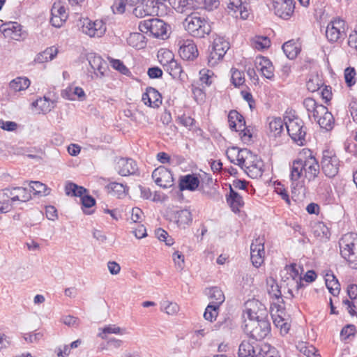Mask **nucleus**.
Returning a JSON list of instances; mask_svg holds the SVG:
<instances>
[{
    "instance_id": "f257e3e1",
    "label": "nucleus",
    "mask_w": 357,
    "mask_h": 357,
    "mask_svg": "<svg viewBox=\"0 0 357 357\" xmlns=\"http://www.w3.org/2000/svg\"><path fill=\"white\" fill-rule=\"evenodd\" d=\"M320 172V166L312 152L303 149L298 158L290 163L289 178L292 193L305 186V181H314Z\"/></svg>"
},
{
    "instance_id": "f03ea898",
    "label": "nucleus",
    "mask_w": 357,
    "mask_h": 357,
    "mask_svg": "<svg viewBox=\"0 0 357 357\" xmlns=\"http://www.w3.org/2000/svg\"><path fill=\"white\" fill-rule=\"evenodd\" d=\"M185 30L193 38H204L211 32V26L208 20L197 14H191L184 20Z\"/></svg>"
},
{
    "instance_id": "7ed1b4c3",
    "label": "nucleus",
    "mask_w": 357,
    "mask_h": 357,
    "mask_svg": "<svg viewBox=\"0 0 357 357\" xmlns=\"http://www.w3.org/2000/svg\"><path fill=\"white\" fill-rule=\"evenodd\" d=\"M340 255L349 266L357 269V234L344 235L339 242Z\"/></svg>"
},
{
    "instance_id": "20e7f679",
    "label": "nucleus",
    "mask_w": 357,
    "mask_h": 357,
    "mask_svg": "<svg viewBox=\"0 0 357 357\" xmlns=\"http://www.w3.org/2000/svg\"><path fill=\"white\" fill-rule=\"evenodd\" d=\"M167 0H144L133 10L134 15L137 17L146 15L162 16L167 14Z\"/></svg>"
},
{
    "instance_id": "39448f33",
    "label": "nucleus",
    "mask_w": 357,
    "mask_h": 357,
    "mask_svg": "<svg viewBox=\"0 0 357 357\" xmlns=\"http://www.w3.org/2000/svg\"><path fill=\"white\" fill-rule=\"evenodd\" d=\"M226 153L230 162L241 167L244 172L259 158L248 149L231 147L227 149Z\"/></svg>"
},
{
    "instance_id": "423d86ee",
    "label": "nucleus",
    "mask_w": 357,
    "mask_h": 357,
    "mask_svg": "<svg viewBox=\"0 0 357 357\" xmlns=\"http://www.w3.org/2000/svg\"><path fill=\"white\" fill-rule=\"evenodd\" d=\"M245 332L250 335V338L261 342L271 331V324L266 318L257 321H245Z\"/></svg>"
},
{
    "instance_id": "0eeeda50",
    "label": "nucleus",
    "mask_w": 357,
    "mask_h": 357,
    "mask_svg": "<svg viewBox=\"0 0 357 357\" xmlns=\"http://www.w3.org/2000/svg\"><path fill=\"white\" fill-rule=\"evenodd\" d=\"M268 344L250 338L244 340L238 347V357H264Z\"/></svg>"
},
{
    "instance_id": "6e6552de",
    "label": "nucleus",
    "mask_w": 357,
    "mask_h": 357,
    "mask_svg": "<svg viewBox=\"0 0 357 357\" xmlns=\"http://www.w3.org/2000/svg\"><path fill=\"white\" fill-rule=\"evenodd\" d=\"M159 61L165 71L168 73L173 78L181 81L187 79L188 75L183 71L181 64L174 59L172 52L165 51L162 54V58Z\"/></svg>"
},
{
    "instance_id": "1a4fd4ad",
    "label": "nucleus",
    "mask_w": 357,
    "mask_h": 357,
    "mask_svg": "<svg viewBox=\"0 0 357 357\" xmlns=\"http://www.w3.org/2000/svg\"><path fill=\"white\" fill-rule=\"evenodd\" d=\"M139 29L141 32L155 38H164L167 36L166 23L157 18H149L141 21L139 24Z\"/></svg>"
},
{
    "instance_id": "9d476101",
    "label": "nucleus",
    "mask_w": 357,
    "mask_h": 357,
    "mask_svg": "<svg viewBox=\"0 0 357 357\" xmlns=\"http://www.w3.org/2000/svg\"><path fill=\"white\" fill-rule=\"evenodd\" d=\"M287 132L291 139L299 146L305 142L306 128L302 119L298 117L289 118L285 121Z\"/></svg>"
},
{
    "instance_id": "9b49d317",
    "label": "nucleus",
    "mask_w": 357,
    "mask_h": 357,
    "mask_svg": "<svg viewBox=\"0 0 357 357\" xmlns=\"http://www.w3.org/2000/svg\"><path fill=\"white\" fill-rule=\"evenodd\" d=\"M340 160L333 151L324 150L322 153L321 167L326 176L332 178L339 172Z\"/></svg>"
},
{
    "instance_id": "f8f14e48",
    "label": "nucleus",
    "mask_w": 357,
    "mask_h": 357,
    "mask_svg": "<svg viewBox=\"0 0 357 357\" xmlns=\"http://www.w3.org/2000/svg\"><path fill=\"white\" fill-rule=\"evenodd\" d=\"M229 49V42L222 36H216L213 39L211 48L209 50L208 63L211 66H215L222 59Z\"/></svg>"
},
{
    "instance_id": "ddd939ff",
    "label": "nucleus",
    "mask_w": 357,
    "mask_h": 357,
    "mask_svg": "<svg viewBox=\"0 0 357 357\" xmlns=\"http://www.w3.org/2000/svg\"><path fill=\"white\" fill-rule=\"evenodd\" d=\"M295 4L294 0H273L274 13L279 17L287 20L294 13Z\"/></svg>"
},
{
    "instance_id": "4468645a",
    "label": "nucleus",
    "mask_w": 357,
    "mask_h": 357,
    "mask_svg": "<svg viewBox=\"0 0 357 357\" xmlns=\"http://www.w3.org/2000/svg\"><path fill=\"white\" fill-rule=\"evenodd\" d=\"M344 22L342 20H336L329 23L326 27V36L331 43L337 42L346 36Z\"/></svg>"
},
{
    "instance_id": "2eb2a0df",
    "label": "nucleus",
    "mask_w": 357,
    "mask_h": 357,
    "mask_svg": "<svg viewBox=\"0 0 357 357\" xmlns=\"http://www.w3.org/2000/svg\"><path fill=\"white\" fill-rule=\"evenodd\" d=\"M106 29V24L102 20L92 22L85 20L82 26V31L90 37L100 38L105 33Z\"/></svg>"
},
{
    "instance_id": "dca6fc26",
    "label": "nucleus",
    "mask_w": 357,
    "mask_h": 357,
    "mask_svg": "<svg viewBox=\"0 0 357 357\" xmlns=\"http://www.w3.org/2000/svg\"><path fill=\"white\" fill-rule=\"evenodd\" d=\"M264 240L257 238L254 240L250 245V259L253 266L258 268L264 261Z\"/></svg>"
},
{
    "instance_id": "f3484780",
    "label": "nucleus",
    "mask_w": 357,
    "mask_h": 357,
    "mask_svg": "<svg viewBox=\"0 0 357 357\" xmlns=\"http://www.w3.org/2000/svg\"><path fill=\"white\" fill-rule=\"evenodd\" d=\"M155 183L162 188H168L173 185L174 178L172 172L165 167L155 169L152 173Z\"/></svg>"
},
{
    "instance_id": "a211bd4d",
    "label": "nucleus",
    "mask_w": 357,
    "mask_h": 357,
    "mask_svg": "<svg viewBox=\"0 0 357 357\" xmlns=\"http://www.w3.org/2000/svg\"><path fill=\"white\" fill-rule=\"evenodd\" d=\"M51 15L50 23L56 28L62 26L68 16L65 7L61 2L54 3L51 9Z\"/></svg>"
},
{
    "instance_id": "6ab92c4d",
    "label": "nucleus",
    "mask_w": 357,
    "mask_h": 357,
    "mask_svg": "<svg viewBox=\"0 0 357 357\" xmlns=\"http://www.w3.org/2000/svg\"><path fill=\"white\" fill-rule=\"evenodd\" d=\"M178 53L180 56L186 61L193 60L197 57L199 53L197 45L191 40L179 41Z\"/></svg>"
},
{
    "instance_id": "aec40b11",
    "label": "nucleus",
    "mask_w": 357,
    "mask_h": 357,
    "mask_svg": "<svg viewBox=\"0 0 357 357\" xmlns=\"http://www.w3.org/2000/svg\"><path fill=\"white\" fill-rule=\"evenodd\" d=\"M142 100L150 107L158 108L162 104V96L155 88L149 86L142 94Z\"/></svg>"
},
{
    "instance_id": "412c9836",
    "label": "nucleus",
    "mask_w": 357,
    "mask_h": 357,
    "mask_svg": "<svg viewBox=\"0 0 357 357\" xmlns=\"http://www.w3.org/2000/svg\"><path fill=\"white\" fill-rule=\"evenodd\" d=\"M303 105L307 112L308 118L311 120L313 118L317 120L319 115L325 111V106L319 104L312 98H306L303 100Z\"/></svg>"
},
{
    "instance_id": "4be33fe9",
    "label": "nucleus",
    "mask_w": 357,
    "mask_h": 357,
    "mask_svg": "<svg viewBox=\"0 0 357 357\" xmlns=\"http://www.w3.org/2000/svg\"><path fill=\"white\" fill-rule=\"evenodd\" d=\"M137 170L136 162L131 158H121L117 162V171L122 176L133 175Z\"/></svg>"
},
{
    "instance_id": "5701e85b",
    "label": "nucleus",
    "mask_w": 357,
    "mask_h": 357,
    "mask_svg": "<svg viewBox=\"0 0 357 357\" xmlns=\"http://www.w3.org/2000/svg\"><path fill=\"white\" fill-rule=\"evenodd\" d=\"M1 31L6 38L20 40L23 38L22 26L17 22H9L1 26Z\"/></svg>"
},
{
    "instance_id": "b1692460",
    "label": "nucleus",
    "mask_w": 357,
    "mask_h": 357,
    "mask_svg": "<svg viewBox=\"0 0 357 357\" xmlns=\"http://www.w3.org/2000/svg\"><path fill=\"white\" fill-rule=\"evenodd\" d=\"M199 178L193 174L181 176L178 180V188L180 191H195L199 185Z\"/></svg>"
},
{
    "instance_id": "393cba45",
    "label": "nucleus",
    "mask_w": 357,
    "mask_h": 357,
    "mask_svg": "<svg viewBox=\"0 0 357 357\" xmlns=\"http://www.w3.org/2000/svg\"><path fill=\"white\" fill-rule=\"evenodd\" d=\"M170 218L178 227L182 228H185L192 220L191 212L188 209L172 211Z\"/></svg>"
},
{
    "instance_id": "a878e982",
    "label": "nucleus",
    "mask_w": 357,
    "mask_h": 357,
    "mask_svg": "<svg viewBox=\"0 0 357 357\" xmlns=\"http://www.w3.org/2000/svg\"><path fill=\"white\" fill-rule=\"evenodd\" d=\"M255 66L266 78L271 79L274 77V67L268 59L264 56L257 57L255 61Z\"/></svg>"
},
{
    "instance_id": "bb28decb",
    "label": "nucleus",
    "mask_w": 357,
    "mask_h": 357,
    "mask_svg": "<svg viewBox=\"0 0 357 357\" xmlns=\"http://www.w3.org/2000/svg\"><path fill=\"white\" fill-rule=\"evenodd\" d=\"M87 59L91 69L94 71L96 77H103L104 71L107 64L105 61L101 58V56L95 54H89L88 55Z\"/></svg>"
},
{
    "instance_id": "cd10ccee",
    "label": "nucleus",
    "mask_w": 357,
    "mask_h": 357,
    "mask_svg": "<svg viewBox=\"0 0 357 357\" xmlns=\"http://www.w3.org/2000/svg\"><path fill=\"white\" fill-rule=\"evenodd\" d=\"M227 202L235 213L239 211L240 208L244 204L243 197L233 189L231 185L229 187V195L227 197Z\"/></svg>"
},
{
    "instance_id": "c85d7f7f",
    "label": "nucleus",
    "mask_w": 357,
    "mask_h": 357,
    "mask_svg": "<svg viewBox=\"0 0 357 357\" xmlns=\"http://www.w3.org/2000/svg\"><path fill=\"white\" fill-rule=\"evenodd\" d=\"M315 121H317L321 128L327 131L331 130L335 123L334 117L331 112H328L326 107H325V111Z\"/></svg>"
},
{
    "instance_id": "c756f323",
    "label": "nucleus",
    "mask_w": 357,
    "mask_h": 357,
    "mask_svg": "<svg viewBox=\"0 0 357 357\" xmlns=\"http://www.w3.org/2000/svg\"><path fill=\"white\" fill-rule=\"evenodd\" d=\"M228 122L229 128L233 130L242 128L245 124V121L242 114L236 110H231L228 114Z\"/></svg>"
},
{
    "instance_id": "7c9ffc66",
    "label": "nucleus",
    "mask_w": 357,
    "mask_h": 357,
    "mask_svg": "<svg viewBox=\"0 0 357 357\" xmlns=\"http://www.w3.org/2000/svg\"><path fill=\"white\" fill-rule=\"evenodd\" d=\"M206 294L212 300L209 303L211 305H217L218 307L225 301V297L223 291L217 287H213L206 290Z\"/></svg>"
},
{
    "instance_id": "2f4dec72",
    "label": "nucleus",
    "mask_w": 357,
    "mask_h": 357,
    "mask_svg": "<svg viewBox=\"0 0 357 357\" xmlns=\"http://www.w3.org/2000/svg\"><path fill=\"white\" fill-rule=\"evenodd\" d=\"M100 331L98 334V337L102 340L107 339V335L108 334H116V335H123L126 333V329L122 328L115 324H109L103 328H99Z\"/></svg>"
},
{
    "instance_id": "473e14b6",
    "label": "nucleus",
    "mask_w": 357,
    "mask_h": 357,
    "mask_svg": "<svg viewBox=\"0 0 357 357\" xmlns=\"http://www.w3.org/2000/svg\"><path fill=\"white\" fill-rule=\"evenodd\" d=\"M263 167L264 162L259 158L254 163H252L245 172L252 178H258L263 174Z\"/></svg>"
},
{
    "instance_id": "72a5a7b5",
    "label": "nucleus",
    "mask_w": 357,
    "mask_h": 357,
    "mask_svg": "<svg viewBox=\"0 0 357 357\" xmlns=\"http://www.w3.org/2000/svg\"><path fill=\"white\" fill-rule=\"evenodd\" d=\"M268 130L272 135L275 137L280 135L283 130V121L280 117H269L268 118Z\"/></svg>"
},
{
    "instance_id": "f704fd0d",
    "label": "nucleus",
    "mask_w": 357,
    "mask_h": 357,
    "mask_svg": "<svg viewBox=\"0 0 357 357\" xmlns=\"http://www.w3.org/2000/svg\"><path fill=\"white\" fill-rule=\"evenodd\" d=\"M63 98L70 100H74L75 97L77 96L79 98L85 97V93L84 90L79 86H68L61 92Z\"/></svg>"
},
{
    "instance_id": "c9c22d12",
    "label": "nucleus",
    "mask_w": 357,
    "mask_h": 357,
    "mask_svg": "<svg viewBox=\"0 0 357 357\" xmlns=\"http://www.w3.org/2000/svg\"><path fill=\"white\" fill-rule=\"evenodd\" d=\"M65 191L66 194L68 196L79 197L82 199L85 195L86 189L74 183L68 182L65 186Z\"/></svg>"
},
{
    "instance_id": "e433bc0d",
    "label": "nucleus",
    "mask_w": 357,
    "mask_h": 357,
    "mask_svg": "<svg viewBox=\"0 0 357 357\" xmlns=\"http://www.w3.org/2000/svg\"><path fill=\"white\" fill-rule=\"evenodd\" d=\"M282 50L289 59H295L301 51L300 47L294 40H289L282 45Z\"/></svg>"
},
{
    "instance_id": "4c0bfd02",
    "label": "nucleus",
    "mask_w": 357,
    "mask_h": 357,
    "mask_svg": "<svg viewBox=\"0 0 357 357\" xmlns=\"http://www.w3.org/2000/svg\"><path fill=\"white\" fill-rule=\"evenodd\" d=\"M107 188L108 192L117 196L119 198L125 196L128 190L126 185L117 182H111L107 185Z\"/></svg>"
},
{
    "instance_id": "58836bf2",
    "label": "nucleus",
    "mask_w": 357,
    "mask_h": 357,
    "mask_svg": "<svg viewBox=\"0 0 357 357\" xmlns=\"http://www.w3.org/2000/svg\"><path fill=\"white\" fill-rule=\"evenodd\" d=\"M137 1L138 0H116L111 8L114 14H122L127 6L133 7Z\"/></svg>"
},
{
    "instance_id": "ea45409f",
    "label": "nucleus",
    "mask_w": 357,
    "mask_h": 357,
    "mask_svg": "<svg viewBox=\"0 0 357 357\" xmlns=\"http://www.w3.org/2000/svg\"><path fill=\"white\" fill-rule=\"evenodd\" d=\"M30 85V81L26 77H18L9 83V87L15 92L26 89Z\"/></svg>"
},
{
    "instance_id": "a19ab883",
    "label": "nucleus",
    "mask_w": 357,
    "mask_h": 357,
    "mask_svg": "<svg viewBox=\"0 0 357 357\" xmlns=\"http://www.w3.org/2000/svg\"><path fill=\"white\" fill-rule=\"evenodd\" d=\"M326 285L329 292L334 296H337L340 290V284L333 274H327L326 275Z\"/></svg>"
},
{
    "instance_id": "79ce46f5",
    "label": "nucleus",
    "mask_w": 357,
    "mask_h": 357,
    "mask_svg": "<svg viewBox=\"0 0 357 357\" xmlns=\"http://www.w3.org/2000/svg\"><path fill=\"white\" fill-rule=\"evenodd\" d=\"M32 105L38 107L40 110L46 114L54 107V102L46 97L40 98L32 102Z\"/></svg>"
},
{
    "instance_id": "37998d69",
    "label": "nucleus",
    "mask_w": 357,
    "mask_h": 357,
    "mask_svg": "<svg viewBox=\"0 0 357 357\" xmlns=\"http://www.w3.org/2000/svg\"><path fill=\"white\" fill-rule=\"evenodd\" d=\"M296 348L307 357H320L318 350L313 345L309 344L307 342H299Z\"/></svg>"
},
{
    "instance_id": "c03bdc74",
    "label": "nucleus",
    "mask_w": 357,
    "mask_h": 357,
    "mask_svg": "<svg viewBox=\"0 0 357 357\" xmlns=\"http://www.w3.org/2000/svg\"><path fill=\"white\" fill-rule=\"evenodd\" d=\"M128 43L136 49L144 48L146 45L145 37L140 33H132L128 38Z\"/></svg>"
},
{
    "instance_id": "a18cd8bd",
    "label": "nucleus",
    "mask_w": 357,
    "mask_h": 357,
    "mask_svg": "<svg viewBox=\"0 0 357 357\" xmlns=\"http://www.w3.org/2000/svg\"><path fill=\"white\" fill-rule=\"evenodd\" d=\"M29 185L35 195H47L50 193V190L40 181H31Z\"/></svg>"
},
{
    "instance_id": "49530a36",
    "label": "nucleus",
    "mask_w": 357,
    "mask_h": 357,
    "mask_svg": "<svg viewBox=\"0 0 357 357\" xmlns=\"http://www.w3.org/2000/svg\"><path fill=\"white\" fill-rule=\"evenodd\" d=\"M313 229L314 234L317 236L328 238L331 235L329 229L322 222L315 223Z\"/></svg>"
},
{
    "instance_id": "de8ad7c7",
    "label": "nucleus",
    "mask_w": 357,
    "mask_h": 357,
    "mask_svg": "<svg viewBox=\"0 0 357 357\" xmlns=\"http://www.w3.org/2000/svg\"><path fill=\"white\" fill-rule=\"evenodd\" d=\"M322 81L317 75L311 76L306 82V87L309 91L315 92L322 86Z\"/></svg>"
},
{
    "instance_id": "09e8293b",
    "label": "nucleus",
    "mask_w": 357,
    "mask_h": 357,
    "mask_svg": "<svg viewBox=\"0 0 357 357\" xmlns=\"http://www.w3.org/2000/svg\"><path fill=\"white\" fill-rule=\"evenodd\" d=\"M219 307L217 305L208 304L204 313V317L206 320L212 322L215 320L218 314Z\"/></svg>"
},
{
    "instance_id": "8fccbe9b",
    "label": "nucleus",
    "mask_w": 357,
    "mask_h": 357,
    "mask_svg": "<svg viewBox=\"0 0 357 357\" xmlns=\"http://www.w3.org/2000/svg\"><path fill=\"white\" fill-rule=\"evenodd\" d=\"M56 52V50L47 48L37 56L36 61L39 63H43L52 60L55 57Z\"/></svg>"
},
{
    "instance_id": "3c124183",
    "label": "nucleus",
    "mask_w": 357,
    "mask_h": 357,
    "mask_svg": "<svg viewBox=\"0 0 357 357\" xmlns=\"http://www.w3.org/2000/svg\"><path fill=\"white\" fill-rule=\"evenodd\" d=\"M231 80L235 86L242 85L245 82L243 72L232 68Z\"/></svg>"
},
{
    "instance_id": "603ef678",
    "label": "nucleus",
    "mask_w": 357,
    "mask_h": 357,
    "mask_svg": "<svg viewBox=\"0 0 357 357\" xmlns=\"http://www.w3.org/2000/svg\"><path fill=\"white\" fill-rule=\"evenodd\" d=\"M1 199L9 200L12 203L16 202L19 197L17 195L15 187L3 189L1 192Z\"/></svg>"
},
{
    "instance_id": "864d4df0",
    "label": "nucleus",
    "mask_w": 357,
    "mask_h": 357,
    "mask_svg": "<svg viewBox=\"0 0 357 357\" xmlns=\"http://www.w3.org/2000/svg\"><path fill=\"white\" fill-rule=\"evenodd\" d=\"M236 131L239 132V136L244 142L249 143L252 141V132L250 127L245 125L242 128L237 129Z\"/></svg>"
},
{
    "instance_id": "5fc2aeb1",
    "label": "nucleus",
    "mask_w": 357,
    "mask_h": 357,
    "mask_svg": "<svg viewBox=\"0 0 357 357\" xmlns=\"http://www.w3.org/2000/svg\"><path fill=\"white\" fill-rule=\"evenodd\" d=\"M213 75V72L208 69H202L199 71L200 81L206 86H210L212 84Z\"/></svg>"
},
{
    "instance_id": "6e6d98bb",
    "label": "nucleus",
    "mask_w": 357,
    "mask_h": 357,
    "mask_svg": "<svg viewBox=\"0 0 357 357\" xmlns=\"http://www.w3.org/2000/svg\"><path fill=\"white\" fill-rule=\"evenodd\" d=\"M110 63L113 68L119 71L123 75H128L130 74V70L124 65L121 61L112 59L110 61Z\"/></svg>"
},
{
    "instance_id": "4d7b16f0",
    "label": "nucleus",
    "mask_w": 357,
    "mask_h": 357,
    "mask_svg": "<svg viewBox=\"0 0 357 357\" xmlns=\"http://www.w3.org/2000/svg\"><path fill=\"white\" fill-rule=\"evenodd\" d=\"M254 43L255 48L259 50L266 49L271 45V40L265 36L256 37Z\"/></svg>"
},
{
    "instance_id": "13d9d810",
    "label": "nucleus",
    "mask_w": 357,
    "mask_h": 357,
    "mask_svg": "<svg viewBox=\"0 0 357 357\" xmlns=\"http://www.w3.org/2000/svg\"><path fill=\"white\" fill-rule=\"evenodd\" d=\"M15 190L17 192V195L19 197L17 201L26 202L31 199V195L27 188L23 187H15Z\"/></svg>"
},
{
    "instance_id": "bf43d9fd",
    "label": "nucleus",
    "mask_w": 357,
    "mask_h": 357,
    "mask_svg": "<svg viewBox=\"0 0 357 357\" xmlns=\"http://www.w3.org/2000/svg\"><path fill=\"white\" fill-rule=\"evenodd\" d=\"M356 71L354 68H347L344 70L345 82L348 86H351L356 83Z\"/></svg>"
},
{
    "instance_id": "052dcab7",
    "label": "nucleus",
    "mask_w": 357,
    "mask_h": 357,
    "mask_svg": "<svg viewBox=\"0 0 357 357\" xmlns=\"http://www.w3.org/2000/svg\"><path fill=\"white\" fill-rule=\"evenodd\" d=\"M356 327L353 324H348L343 327L340 332V336L343 340H347L351 336L354 335Z\"/></svg>"
},
{
    "instance_id": "680f3d73",
    "label": "nucleus",
    "mask_w": 357,
    "mask_h": 357,
    "mask_svg": "<svg viewBox=\"0 0 357 357\" xmlns=\"http://www.w3.org/2000/svg\"><path fill=\"white\" fill-rule=\"evenodd\" d=\"M172 257L176 268L183 270L184 266V255L181 252L176 251L174 252Z\"/></svg>"
},
{
    "instance_id": "e2e57ef3",
    "label": "nucleus",
    "mask_w": 357,
    "mask_h": 357,
    "mask_svg": "<svg viewBox=\"0 0 357 357\" xmlns=\"http://www.w3.org/2000/svg\"><path fill=\"white\" fill-rule=\"evenodd\" d=\"M164 311L168 314H175L178 311V306L175 303L165 302L162 305Z\"/></svg>"
},
{
    "instance_id": "0e129e2a",
    "label": "nucleus",
    "mask_w": 357,
    "mask_h": 357,
    "mask_svg": "<svg viewBox=\"0 0 357 357\" xmlns=\"http://www.w3.org/2000/svg\"><path fill=\"white\" fill-rule=\"evenodd\" d=\"M0 128L7 131H14L17 128V124L14 121H5L0 119Z\"/></svg>"
},
{
    "instance_id": "69168bd1",
    "label": "nucleus",
    "mask_w": 357,
    "mask_h": 357,
    "mask_svg": "<svg viewBox=\"0 0 357 357\" xmlns=\"http://www.w3.org/2000/svg\"><path fill=\"white\" fill-rule=\"evenodd\" d=\"M245 314L247 315V317L248 318V321H251L252 320L257 321L258 319H261V318H265L262 314L259 315L258 312H255V310L252 308L247 307Z\"/></svg>"
},
{
    "instance_id": "338daca9",
    "label": "nucleus",
    "mask_w": 357,
    "mask_h": 357,
    "mask_svg": "<svg viewBox=\"0 0 357 357\" xmlns=\"http://www.w3.org/2000/svg\"><path fill=\"white\" fill-rule=\"evenodd\" d=\"M178 121L181 124L185 127H190V129L195 125V120L191 116L185 114L178 117Z\"/></svg>"
},
{
    "instance_id": "774afa93",
    "label": "nucleus",
    "mask_w": 357,
    "mask_h": 357,
    "mask_svg": "<svg viewBox=\"0 0 357 357\" xmlns=\"http://www.w3.org/2000/svg\"><path fill=\"white\" fill-rule=\"evenodd\" d=\"M348 45L357 51V26L352 33H350L348 39Z\"/></svg>"
}]
</instances>
